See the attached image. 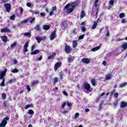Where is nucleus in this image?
<instances>
[{
	"instance_id": "7ed1b4c3",
	"label": "nucleus",
	"mask_w": 127,
	"mask_h": 127,
	"mask_svg": "<svg viewBox=\"0 0 127 127\" xmlns=\"http://www.w3.org/2000/svg\"><path fill=\"white\" fill-rule=\"evenodd\" d=\"M9 118L8 117H6L4 118L2 120L1 123L0 124V127H5L7 124V121H9Z\"/></svg>"
},
{
	"instance_id": "bb28decb",
	"label": "nucleus",
	"mask_w": 127,
	"mask_h": 127,
	"mask_svg": "<svg viewBox=\"0 0 127 127\" xmlns=\"http://www.w3.org/2000/svg\"><path fill=\"white\" fill-rule=\"evenodd\" d=\"M122 48H123L124 50H126L127 49V43H124L122 46Z\"/></svg>"
},
{
	"instance_id": "e433bc0d",
	"label": "nucleus",
	"mask_w": 127,
	"mask_h": 127,
	"mask_svg": "<svg viewBox=\"0 0 127 127\" xmlns=\"http://www.w3.org/2000/svg\"><path fill=\"white\" fill-rule=\"evenodd\" d=\"M26 86V89H27V90L28 91V92H30V91H31V88H30V86L29 85V84H27L26 85H25V86Z\"/></svg>"
},
{
	"instance_id": "69168bd1",
	"label": "nucleus",
	"mask_w": 127,
	"mask_h": 127,
	"mask_svg": "<svg viewBox=\"0 0 127 127\" xmlns=\"http://www.w3.org/2000/svg\"><path fill=\"white\" fill-rule=\"evenodd\" d=\"M34 20H35V17L32 18L31 20L30 21V23H32V22L34 21Z\"/></svg>"
},
{
	"instance_id": "6ab92c4d",
	"label": "nucleus",
	"mask_w": 127,
	"mask_h": 127,
	"mask_svg": "<svg viewBox=\"0 0 127 127\" xmlns=\"http://www.w3.org/2000/svg\"><path fill=\"white\" fill-rule=\"evenodd\" d=\"M86 15V12L84 10H82L80 13V19H82Z\"/></svg>"
},
{
	"instance_id": "2eb2a0df",
	"label": "nucleus",
	"mask_w": 127,
	"mask_h": 127,
	"mask_svg": "<svg viewBox=\"0 0 127 127\" xmlns=\"http://www.w3.org/2000/svg\"><path fill=\"white\" fill-rule=\"evenodd\" d=\"M1 39L2 41L3 42H4V43H6V42H7L8 38H7V36H6L5 35L2 36L1 37Z\"/></svg>"
},
{
	"instance_id": "603ef678",
	"label": "nucleus",
	"mask_w": 127,
	"mask_h": 127,
	"mask_svg": "<svg viewBox=\"0 0 127 127\" xmlns=\"http://www.w3.org/2000/svg\"><path fill=\"white\" fill-rule=\"evenodd\" d=\"M80 116V114H79V113H76L75 114V119H78L79 118V116Z\"/></svg>"
},
{
	"instance_id": "20e7f679",
	"label": "nucleus",
	"mask_w": 127,
	"mask_h": 127,
	"mask_svg": "<svg viewBox=\"0 0 127 127\" xmlns=\"http://www.w3.org/2000/svg\"><path fill=\"white\" fill-rule=\"evenodd\" d=\"M7 72V69L5 68L4 71L0 72V80H3L4 78V76L6 75V72Z\"/></svg>"
},
{
	"instance_id": "a19ab883",
	"label": "nucleus",
	"mask_w": 127,
	"mask_h": 127,
	"mask_svg": "<svg viewBox=\"0 0 127 127\" xmlns=\"http://www.w3.org/2000/svg\"><path fill=\"white\" fill-rule=\"evenodd\" d=\"M19 71V70H18V69H17L16 68L11 70L12 73H18Z\"/></svg>"
},
{
	"instance_id": "9d476101",
	"label": "nucleus",
	"mask_w": 127,
	"mask_h": 127,
	"mask_svg": "<svg viewBox=\"0 0 127 127\" xmlns=\"http://www.w3.org/2000/svg\"><path fill=\"white\" fill-rule=\"evenodd\" d=\"M0 32H1L2 33H3L4 32L10 33V32H11V31L10 30V29L9 28H8V27H7L1 29Z\"/></svg>"
},
{
	"instance_id": "0eeeda50",
	"label": "nucleus",
	"mask_w": 127,
	"mask_h": 127,
	"mask_svg": "<svg viewBox=\"0 0 127 127\" xmlns=\"http://www.w3.org/2000/svg\"><path fill=\"white\" fill-rule=\"evenodd\" d=\"M61 66H62V63L60 62L56 63L54 65V69H55V72L57 71V70H58V68L61 67Z\"/></svg>"
},
{
	"instance_id": "8fccbe9b",
	"label": "nucleus",
	"mask_w": 127,
	"mask_h": 127,
	"mask_svg": "<svg viewBox=\"0 0 127 127\" xmlns=\"http://www.w3.org/2000/svg\"><path fill=\"white\" fill-rule=\"evenodd\" d=\"M85 36V34H82V35H80V36H79V38H78V39H83V38H84V37Z\"/></svg>"
},
{
	"instance_id": "5701e85b",
	"label": "nucleus",
	"mask_w": 127,
	"mask_h": 127,
	"mask_svg": "<svg viewBox=\"0 0 127 127\" xmlns=\"http://www.w3.org/2000/svg\"><path fill=\"white\" fill-rule=\"evenodd\" d=\"M65 76V74H64V72L63 71H61L60 72V80H63V77Z\"/></svg>"
},
{
	"instance_id": "bf43d9fd",
	"label": "nucleus",
	"mask_w": 127,
	"mask_h": 127,
	"mask_svg": "<svg viewBox=\"0 0 127 127\" xmlns=\"http://www.w3.org/2000/svg\"><path fill=\"white\" fill-rule=\"evenodd\" d=\"M52 9H53V11H54L56 10V9H57V7H56V6H53L52 7Z\"/></svg>"
},
{
	"instance_id": "052dcab7",
	"label": "nucleus",
	"mask_w": 127,
	"mask_h": 127,
	"mask_svg": "<svg viewBox=\"0 0 127 127\" xmlns=\"http://www.w3.org/2000/svg\"><path fill=\"white\" fill-rule=\"evenodd\" d=\"M34 48H35V45H33L32 46V48H31V51H34Z\"/></svg>"
},
{
	"instance_id": "0e129e2a",
	"label": "nucleus",
	"mask_w": 127,
	"mask_h": 127,
	"mask_svg": "<svg viewBox=\"0 0 127 127\" xmlns=\"http://www.w3.org/2000/svg\"><path fill=\"white\" fill-rule=\"evenodd\" d=\"M102 64L104 66H106V65H107V62L106 61H104L102 63Z\"/></svg>"
},
{
	"instance_id": "6e6d98bb",
	"label": "nucleus",
	"mask_w": 127,
	"mask_h": 127,
	"mask_svg": "<svg viewBox=\"0 0 127 127\" xmlns=\"http://www.w3.org/2000/svg\"><path fill=\"white\" fill-rule=\"evenodd\" d=\"M20 13L21 14H22V13H23V8L22 7H20Z\"/></svg>"
},
{
	"instance_id": "c85d7f7f",
	"label": "nucleus",
	"mask_w": 127,
	"mask_h": 127,
	"mask_svg": "<svg viewBox=\"0 0 127 127\" xmlns=\"http://www.w3.org/2000/svg\"><path fill=\"white\" fill-rule=\"evenodd\" d=\"M68 63H71V62H73L74 60H75V58H67Z\"/></svg>"
},
{
	"instance_id": "5fc2aeb1",
	"label": "nucleus",
	"mask_w": 127,
	"mask_h": 127,
	"mask_svg": "<svg viewBox=\"0 0 127 127\" xmlns=\"http://www.w3.org/2000/svg\"><path fill=\"white\" fill-rule=\"evenodd\" d=\"M27 6H28V7H31V3L30 2H27L26 3Z\"/></svg>"
},
{
	"instance_id": "13d9d810",
	"label": "nucleus",
	"mask_w": 127,
	"mask_h": 127,
	"mask_svg": "<svg viewBox=\"0 0 127 127\" xmlns=\"http://www.w3.org/2000/svg\"><path fill=\"white\" fill-rule=\"evenodd\" d=\"M53 14H54V11H51L50 12V13H49V15H50V16H51L52 15H53Z\"/></svg>"
},
{
	"instance_id": "c03bdc74",
	"label": "nucleus",
	"mask_w": 127,
	"mask_h": 127,
	"mask_svg": "<svg viewBox=\"0 0 127 127\" xmlns=\"http://www.w3.org/2000/svg\"><path fill=\"white\" fill-rule=\"evenodd\" d=\"M14 18H15V14H13L12 16L10 17V19L11 20H14Z\"/></svg>"
},
{
	"instance_id": "7c9ffc66",
	"label": "nucleus",
	"mask_w": 127,
	"mask_h": 127,
	"mask_svg": "<svg viewBox=\"0 0 127 127\" xmlns=\"http://www.w3.org/2000/svg\"><path fill=\"white\" fill-rule=\"evenodd\" d=\"M112 78V74L109 73L106 75V80H110Z\"/></svg>"
},
{
	"instance_id": "de8ad7c7",
	"label": "nucleus",
	"mask_w": 127,
	"mask_h": 127,
	"mask_svg": "<svg viewBox=\"0 0 127 127\" xmlns=\"http://www.w3.org/2000/svg\"><path fill=\"white\" fill-rule=\"evenodd\" d=\"M115 1V0H110L109 1V3L111 4V5H114V2Z\"/></svg>"
},
{
	"instance_id": "72a5a7b5",
	"label": "nucleus",
	"mask_w": 127,
	"mask_h": 127,
	"mask_svg": "<svg viewBox=\"0 0 127 127\" xmlns=\"http://www.w3.org/2000/svg\"><path fill=\"white\" fill-rule=\"evenodd\" d=\"M127 83L124 82L123 83L120 84L119 87H120V88H124V87H126V86H127Z\"/></svg>"
},
{
	"instance_id": "39448f33",
	"label": "nucleus",
	"mask_w": 127,
	"mask_h": 127,
	"mask_svg": "<svg viewBox=\"0 0 127 127\" xmlns=\"http://www.w3.org/2000/svg\"><path fill=\"white\" fill-rule=\"evenodd\" d=\"M4 6L6 9L7 12H10V10L11 9V5L10 3H6L4 4Z\"/></svg>"
},
{
	"instance_id": "f257e3e1",
	"label": "nucleus",
	"mask_w": 127,
	"mask_h": 127,
	"mask_svg": "<svg viewBox=\"0 0 127 127\" xmlns=\"http://www.w3.org/2000/svg\"><path fill=\"white\" fill-rule=\"evenodd\" d=\"M79 3H80V1H79V0H75V1L72 2V3L66 4L64 6V8L65 9H67L66 11L67 13H71V12L74 10V8H75L76 6L79 5Z\"/></svg>"
},
{
	"instance_id": "37998d69",
	"label": "nucleus",
	"mask_w": 127,
	"mask_h": 127,
	"mask_svg": "<svg viewBox=\"0 0 127 127\" xmlns=\"http://www.w3.org/2000/svg\"><path fill=\"white\" fill-rule=\"evenodd\" d=\"M27 22H28V18L24 20L23 21H21L20 23H21V24L27 23Z\"/></svg>"
},
{
	"instance_id": "393cba45",
	"label": "nucleus",
	"mask_w": 127,
	"mask_h": 127,
	"mask_svg": "<svg viewBox=\"0 0 127 127\" xmlns=\"http://www.w3.org/2000/svg\"><path fill=\"white\" fill-rule=\"evenodd\" d=\"M39 53V50H36L34 51H32V52L30 53L31 55H35L36 54H38Z\"/></svg>"
},
{
	"instance_id": "f8f14e48",
	"label": "nucleus",
	"mask_w": 127,
	"mask_h": 127,
	"mask_svg": "<svg viewBox=\"0 0 127 127\" xmlns=\"http://www.w3.org/2000/svg\"><path fill=\"white\" fill-rule=\"evenodd\" d=\"M81 61L83 63L85 64H89L91 63V60L89 59L83 58L81 60Z\"/></svg>"
},
{
	"instance_id": "473e14b6",
	"label": "nucleus",
	"mask_w": 127,
	"mask_h": 127,
	"mask_svg": "<svg viewBox=\"0 0 127 127\" xmlns=\"http://www.w3.org/2000/svg\"><path fill=\"white\" fill-rule=\"evenodd\" d=\"M99 0H95L94 2V6L95 7H98L99 6Z\"/></svg>"
},
{
	"instance_id": "a878e982",
	"label": "nucleus",
	"mask_w": 127,
	"mask_h": 127,
	"mask_svg": "<svg viewBox=\"0 0 127 127\" xmlns=\"http://www.w3.org/2000/svg\"><path fill=\"white\" fill-rule=\"evenodd\" d=\"M101 48V47L100 46H97L96 47L93 48V49H91V51L95 52V51H98Z\"/></svg>"
},
{
	"instance_id": "58836bf2",
	"label": "nucleus",
	"mask_w": 127,
	"mask_h": 127,
	"mask_svg": "<svg viewBox=\"0 0 127 127\" xmlns=\"http://www.w3.org/2000/svg\"><path fill=\"white\" fill-rule=\"evenodd\" d=\"M125 16H126V14L124 13H121L119 15L120 18H123L125 17Z\"/></svg>"
},
{
	"instance_id": "49530a36",
	"label": "nucleus",
	"mask_w": 127,
	"mask_h": 127,
	"mask_svg": "<svg viewBox=\"0 0 127 127\" xmlns=\"http://www.w3.org/2000/svg\"><path fill=\"white\" fill-rule=\"evenodd\" d=\"M115 92H116V90L115 89L113 90L111 92V93H110V97H112V96L115 93Z\"/></svg>"
},
{
	"instance_id": "ddd939ff",
	"label": "nucleus",
	"mask_w": 127,
	"mask_h": 127,
	"mask_svg": "<svg viewBox=\"0 0 127 127\" xmlns=\"http://www.w3.org/2000/svg\"><path fill=\"white\" fill-rule=\"evenodd\" d=\"M99 20H100V19H98L97 21H93L92 29H96V28L98 26V21H99Z\"/></svg>"
},
{
	"instance_id": "e2e57ef3",
	"label": "nucleus",
	"mask_w": 127,
	"mask_h": 127,
	"mask_svg": "<svg viewBox=\"0 0 127 127\" xmlns=\"http://www.w3.org/2000/svg\"><path fill=\"white\" fill-rule=\"evenodd\" d=\"M64 95V96H68V94L67 93V92L65 91H64L63 92Z\"/></svg>"
},
{
	"instance_id": "a18cd8bd",
	"label": "nucleus",
	"mask_w": 127,
	"mask_h": 127,
	"mask_svg": "<svg viewBox=\"0 0 127 127\" xmlns=\"http://www.w3.org/2000/svg\"><path fill=\"white\" fill-rule=\"evenodd\" d=\"M42 58H43L42 55H40V57L38 58H37V61H41L42 60Z\"/></svg>"
},
{
	"instance_id": "cd10ccee",
	"label": "nucleus",
	"mask_w": 127,
	"mask_h": 127,
	"mask_svg": "<svg viewBox=\"0 0 127 127\" xmlns=\"http://www.w3.org/2000/svg\"><path fill=\"white\" fill-rule=\"evenodd\" d=\"M17 46V42L15 41L13 44H11L10 47L11 48H14V47H16Z\"/></svg>"
},
{
	"instance_id": "1a4fd4ad",
	"label": "nucleus",
	"mask_w": 127,
	"mask_h": 127,
	"mask_svg": "<svg viewBox=\"0 0 127 127\" xmlns=\"http://www.w3.org/2000/svg\"><path fill=\"white\" fill-rule=\"evenodd\" d=\"M36 40H37L38 43H40L41 41H44L46 40V37L44 36L42 38H41L40 37L37 36L36 37Z\"/></svg>"
},
{
	"instance_id": "aec40b11",
	"label": "nucleus",
	"mask_w": 127,
	"mask_h": 127,
	"mask_svg": "<svg viewBox=\"0 0 127 127\" xmlns=\"http://www.w3.org/2000/svg\"><path fill=\"white\" fill-rule=\"evenodd\" d=\"M16 82V78H12L8 80V84H12V83H15Z\"/></svg>"
},
{
	"instance_id": "9b49d317",
	"label": "nucleus",
	"mask_w": 127,
	"mask_h": 127,
	"mask_svg": "<svg viewBox=\"0 0 127 127\" xmlns=\"http://www.w3.org/2000/svg\"><path fill=\"white\" fill-rule=\"evenodd\" d=\"M29 42H26L23 48V52H24V54H25L27 51H28V50L27 48H28V45H29Z\"/></svg>"
},
{
	"instance_id": "423d86ee",
	"label": "nucleus",
	"mask_w": 127,
	"mask_h": 127,
	"mask_svg": "<svg viewBox=\"0 0 127 127\" xmlns=\"http://www.w3.org/2000/svg\"><path fill=\"white\" fill-rule=\"evenodd\" d=\"M64 51L67 54H69V53H71V51H72V49L70 46L66 45L64 48Z\"/></svg>"
},
{
	"instance_id": "4d7b16f0",
	"label": "nucleus",
	"mask_w": 127,
	"mask_h": 127,
	"mask_svg": "<svg viewBox=\"0 0 127 127\" xmlns=\"http://www.w3.org/2000/svg\"><path fill=\"white\" fill-rule=\"evenodd\" d=\"M33 13H34V14H39V11H38V10H35Z\"/></svg>"
},
{
	"instance_id": "3c124183",
	"label": "nucleus",
	"mask_w": 127,
	"mask_h": 127,
	"mask_svg": "<svg viewBox=\"0 0 127 127\" xmlns=\"http://www.w3.org/2000/svg\"><path fill=\"white\" fill-rule=\"evenodd\" d=\"M114 97L117 99L119 97V93L118 92H116L114 93Z\"/></svg>"
},
{
	"instance_id": "b1692460",
	"label": "nucleus",
	"mask_w": 127,
	"mask_h": 127,
	"mask_svg": "<svg viewBox=\"0 0 127 127\" xmlns=\"http://www.w3.org/2000/svg\"><path fill=\"white\" fill-rule=\"evenodd\" d=\"M43 28L44 30H49L50 29V26L48 25H45L43 26Z\"/></svg>"
},
{
	"instance_id": "338daca9",
	"label": "nucleus",
	"mask_w": 127,
	"mask_h": 127,
	"mask_svg": "<svg viewBox=\"0 0 127 127\" xmlns=\"http://www.w3.org/2000/svg\"><path fill=\"white\" fill-rule=\"evenodd\" d=\"M66 105L68 106V107H72V104L69 103V102L66 103Z\"/></svg>"
},
{
	"instance_id": "f704fd0d",
	"label": "nucleus",
	"mask_w": 127,
	"mask_h": 127,
	"mask_svg": "<svg viewBox=\"0 0 127 127\" xmlns=\"http://www.w3.org/2000/svg\"><path fill=\"white\" fill-rule=\"evenodd\" d=\"M4 82H5V79L3 78L2 79V82H1L0 86L1 87H4L5 84H4Z\"/></svg>"
},
{
	"instance_id": "a211bd4d",
	"label": "nucleus",
	"mask_w": 127,
	"mask_h": 127,
	"mask_svg": "<svg viewBox=\"0 0 127 127\" xmlns=\"http://www.w3.org/2000/svg\"><path fill=\"white\" fill-rule=\"evenodd\" d=\"M78 46V41L75 40L72 42V47L73 48H76Z\"/></svg>"
},
{
	"instance_id": "774afa93",
	"label": "nucleus",
	"mask_w": 127,
	"mask_h": 127,
	"mask_svg": "<svg viewBox=\"0 0 127 127\" xmlns=\"http://www.w3.org/2000/svg\"><path fill=\"white\" fill-rule=\"evenodd\" d=\"M121 22L122 23H126V19H122Z\"/></svg>"
},
{
	"instance_id": "c9c22d12",
	"label": "nucleus",
	"mask_w": 127,
	"mask_h": 127,
	"mask_svg": "<svg viewBox=\"0 0 127 127\" xmlns=\"http://www.w3.org/2000/svg\"><path fill=\"white\" fill-rule=\"evenodd\" d=\"M28 114L29 115H32V116H33V115H34V111H33L31 109H30V110H29V111L28 112Z\"/></svg>"
},
{
	"instance_id": "dca6fc26",
	"label": "nucleus",
	"mask_w": 127,
	"mask_h": 127,
	"mask_svg": "<svg viewBox=\"0 0 127 127\" xmlns=\"http://www.w3.org/2000/svg\"><path fill=\"white\" fill-rule=\"evenodd\" d=\"M54 38H56V32L54 31L50 36L51 40H54Z\"/></svg>"
},
{
	"instance_id": "4468645a",
	"label": "nucleus",
	"mask_w": 127,
	"mask_h": 127,
	"mask_svg": "<svg viewBox=\"0 0 127 127\" xmlns=\"http://www.w3.org/2000/svg\"><path fill=\"white\" fill-rule=\"evenodd\" d=\"M39 83V81L37 80H33L31 83V87H34L36 86L37 85H38Z\"/></svg>"
},
{
	"instance_id": "79ce46f5",
	"label": "nucleus",
	"mask_w": 127,
	"mask_h": 127,
	"mask_svg": "<svg viewBox=\"0 0 127 127\" xmlns=\"http://www.w3.org/2000/svg\"><path fill=\"white\" fill-rule=\"evenodd\" d=\"M91 83H92L93 86H96V79H92L91 80Z\"/></svg>"
},
{
	"instance_id": "6e6552de",
	"label": "nucleus",
	"mask_w": 127,
	"mask_h": 127,
	"mask_svg": "<svg viewBox=\"0 0 127 127\" xmlns=\"http://www.w3.org/2000/svg\"><path fill=\"white\" fill-rule=\"evenodd\" d=\"M62 26L64 30H65L66 28L68 27V23L66 20H64L62 22Z\"/></svg>"
},
{
	"instance_id": "4be33fe9",
	"label": "nucleus",
	"mask_w": 127,
	"mask_h": 127,
	"mask_svg": "<svg viewBox=\"0 0 127 127\" xmlns=\"http://www.w3.org/2000/svg\"><path fill=\"white\" fill-rule=\"evenodd\" d=\"M56 56V53H53L52 55H50L48 57V60H51V59H52V58L55 57Z\"/></svg>"
},
{
	"instance_id": "f3484780",
	"label": "nucleus",
	"mask_w": 127,
	"mask_h": 127,
	"mask_svg": "<svg viewBox=\"0 0 127 127\" xmlns=\"http://www.w3.org/2000/svg\"><path fill=\"white\" fill-rule=\"evenodd\" d=\"M126 107H127V103L125 101L122 102L121 103L120 108L123 109V108H126Z\"/></svg>"
},
{
	"instance_id": "4c0bfd02",
	"label": "nucleus",
	"mask_w": 127,
	"mask_h": 127,
	"mask_svg": "<svg viewBox=\"0 0 127 127\" xmlns=\"http://www.w3.org/2000/svg\"><path fill=\"white\" fill-rule=\"evenodd\" d=\"M58 82V78L57 77H55L53 80V82L54 83V84H56Z\"/></svg>"
},
{
	"instance_id": "ea45409f",
	"label": "nucleus",
	"mask_w": 127,
	"mask_h": 127,
	"mask_svg": "<svg viewBox=\"0 0 127 127\" xmlns=\"http://www.w3.org/2000/svg\"><path fill=\"white\" fill-rule=\"evenodd\" d=\"M1 96L2 100H5L6 99V94L5 93H2Z\"/></svg>"
},
{
	"instance_id": "f03ea898",
	"label": "nucleus",
	"mask_w": 127,
	"mask_h": 127,
	"mask_svg": "<svg viewBox=\"0 0 127 127\" xmlns=\"http://www.w3.org/2000/svg\"><path fill=\"white\" fill-rule=\"evenodd\" d=\"M83 88L84 90H86L87 92H89V93H91V92H92V90H91V85L87 82L84 83L83 84Z\"/></svg>"
},
{
	"instance_id": "412c9836",
	"label": "nucleus",
	"mask_w": 127,
	"mask_h": 127,
	"mask_svg": "<svg viewBox=\"0 0 127 127\" xmlns=\"http://www.w3.org/2000/svg\"><path fill=\"white\" fill-rule=\"evenodd\" d=\"M34 29H35L36 31H41L40 29V25L37 24V26L34 27Z\"/></svg>"
},
{
	"instance_id": "c756f323",
	"label": "nucleus",
	"mask_w": 127,
	"mask_h": 127,
	"mask_svg": "<svg viewBox=\"0 0 127 127\" xmlns=\"http://www.w3.org/2000/svg\"><path fill=\"white\" fill-rule=\"evenodd\" d=\"M30 107L31 108H33V104H28V105H26L25 106V110H27V109H28V108H30Z\"/></svg>"
},
{
	"instance_id": "2f4dec72",
	"label": "nucleus",
	"mask_w": 127,
	"mask_h": 127,
	"mask_svg": "<svg viewBox=\"0 0 127 127\" xmlns=\"http://www.w3.org/2000/svg\"><path fill=\"white\" fill-rule=\"evenodd\" d=\"M24 36H28L29 38H30L31 37V35L30 34V33L29 32H26L24 33Z\"/></svg>"
},
{
	"instance_id": "09e8293b",
	"label": "nucleus",
	"mask_w": 127,
	"mask_h": 127,
	"mask_svg": "<svg viewBox=\"0 0 127 127\" xmlns=\"http://www.w3.org/2000/svg\"><path fill=\"white\" fill-rule=\"evenodd\" d=\"M66 104H67V103L66 102H64L63 103L62 105V108L63 109H64L65 108V106H66Z\"/></svg>"
},
{
	"instance_id": "864d4df0",
	"label": "nucleus",
	"mask_w": 127,
	"mask_h": 127,
	"mask_svg": "<svg viewBox=\"0 0 127 127\" xmlns=\"http://www.w3.org/2000/svg\"><path fill=\"white\" fill-rule=\"evenodd\" d=\"M81 30L83 32H85L86 31V28L84 26L81 27Z\"/></svg>"
},
{
	"instance_id": "680f3d73",
	"label": "nucleus",
	"mask_w": 127,
	"mask_h": 127,
	"mask_svg": "<svg viewBox=\"0 0 127 127\" xmlns=\"http://www.w3.org/2000/svg\"><path fill=\"white\" fill-rule=\"evenodd\" d=\"M105 92H103L102 93H101L100 95H99V98H101L102 97H103V96H105Z\"/></svg>"
}]
</instances>
